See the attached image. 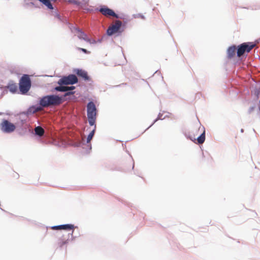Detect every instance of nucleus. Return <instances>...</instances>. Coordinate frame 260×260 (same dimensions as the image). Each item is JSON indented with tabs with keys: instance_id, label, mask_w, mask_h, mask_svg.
I'll list each match as a JSON object with an SVG mask.
<instances>
[{
	"instance_id": "obj_1",
	"label": "nucleus",
	"mask_w": 260,
	"mask_h": 260,
	"mask_svg": "<svg viewBox=\"0 0 260 260\" xmlns=\"http://www.w3.org/2000/svg\"><path fill=\"white\" fill-rule=\"evenodd\" d=\"M63 102L62 97L56 95H49L42 97L40 100V106H32L29 110L33 113L41 111L43 110L42 107H48L50 106H58Z\"/></svg>"
},
{
	"instance_id": "obj_2",
	"label": "nucleus",
	"mask_w": 260,
	"mask_h": 260,
	"mask_svg": "<svg viewBox=\"0 0 260 260\" xmlns=\"http://www.w3.org/2000/svg\"><path fill=\"white\" fill-rule=\"evenodd\" d=\"M19 90L21 94H26L31 87V80L27 75H24L20 79L19 83Z\"/></svg>"
},
{
	"instance_id": "obj_3",
	"label": "nucleus",
	"mask_w": 260,
	"mask_h": 260,
	"mask_svg": "<svg viewBox=\"0 0 260 260\" xmlns=\"http://www.w3.org/2000/svg\"><path fill=\"white\" fill-rule=\"evenodd\" d=\"M87 117L90 125H93L95 122L96 109L95 104L92 102L88 103L87 106Z\"/></svg>"
},
{
	"instance_id": "obj_4",
	"label": "nucleus",
	"mask_w": 260,
	"mask_h": 260,
	"mask_svg": "<svg viewBox=\"0 0 260 260\" xmlns=\"http://www.w3.org/2000/svg\"><path fill=\"white\" fill-rule=\"evenodd\" d=\"M255 44L253 42L243 43L238 46L237 49V56L240 57L246 52H249L254 47Z\"/></svg>"
},
{
	"instance_id": "obj_5",
	"label": "nucleus",
	"mask_w": 260,
	"mask_h": 260,
	"mask_svg": "<svg viewBox=\"0 0 260 260\" xmlns=\"http://www.w3.org/2000/svg\"><path fill=\"white\" fill-rule=\"evenodd\" d=\"M190 139L193 141L197 140L199 144H203L205 140V129L204 127L200 126L198 129H196L193 136H190Z\"/></svg>"
},
{
	"instance_id": "obj_6",
	"label": "nucleus",
	"mask_w": 260,
	"mask_h": 260,
	"mask_svg": "<svg viewBox=\"0 0 260 260\" xmlns=\"http://www.w3.org/2000/svg\"><path fill=\"white\" fill-rule=\"evenodd\" d=\"M78 82V78L76 75H69L68 76H63L60 78L57 83L60 85H72Z\"/></svg>"
},
{
	"instance_id": "obj_7",
	"label": "nucleus",
	"mask_w": 260,
	"mask_h": 260,
	"mask_svg": "<svg viewBox=\"0 0 260 260\" xmlns=\"http://www.w3.org/2000/svg\"><path fill=\"white\" fill-rule=\"evenodd\" d=\"M122 25V22L120 20H116L114 24H111L107 30V34L109 36H112L117 32H120V28Z\"/></svg>"
},
{
	"instance_id": "obj_8",
	"label": "nucleus",
	"mask_w": 260,
	"mask_h": 260,
	"mask_svg": "<svg viewBox=\"0 0 260 260\" xmlns=\"http://www.w3.org/2000/svg\"><path fill=\"white\" fill-rule=\"evenodd\" d=\"M1 128L5 133H10L15 131L16 126L8 120H5L1 124Z\"/></svg>"
},
{
	"instance_id": "obj_9",
	"label": "nucleus",
	"mask_w": 260,
	"mask_h": 260,
	"mask_svg": "<svg viewBox=\"0 0 260 260\" xmlns=\"http://www.w3.org/2000/svg\"><path fill=\"white\" fill-rule=\"evenodd\" d=\"M75 30L76 31L77 36L79 39L84 40L90 44H95L96 43V41L94 40L89 39L87 37V35L85 34L84 32L82 31L79 28H75Z\"/></svg>"
},
{
	"instance_id": "obj_10",
	"label": "nucleus",
	"mask_w": 260,
	"mask_h": 260,
	"mask_svg": "<svg viewBox=\"0 0 260 260\" xmlns=\"http://www.w3.org/2000/svg\"><path fill=\"white\" fill-rule=\"evenodd\" d=\"M69 240H70V234H62L61 236L59 237V238L58 240V241L57 243V245L59 247H62L64 245L68 244Z\"/></svg>"
},
{
	"instance_id": "obj_11",
	"label": "nucleus",
	"mask_w": 260,
	"mask_h": 260,
	"mask_svg": "<svg viewBox=\"0 0 260 260\" xmlns=\"http://www.w3.org/2000/svg\"><path fill=\"white\" fill-rule=\"evenodd\" d=\"M99 11L106 16H113L117 18H118V15L112 10L108 8H102Z\"/></svg>"
},
{
	"instance_id": "obj_12",
	"label": "nucleus",
	"mask_w": 260,
	"mask_h": 260,
	"mask_svg": "<svg viewBox=\"0 0 260 260\" xmlns=\"http://www.w3.org/2000/svg\"><path fill=\"white\" fill-rule=\"evenodd\" d=\"M74 229V225L73 224H63V225H56V226H53L51 227V229L54 230H73L72 235L73 233V230Z\"/></svg>"
},
{
	"instance_id": "obj_13",
	"label": "nucleus",
	"mask_w": 260,
	"mask_h": 260,
	"mask_svg": "<svg viewBox=\"0 0 260 260\" xmlns=\"http://www.w3.org/2000/svg\"><path fill=\"white\" fill-rule=\"evenodd\" d=\"M76 73L78 76L82 77L85 80H89L90 78L88 76L87 73L85 71L81 69H77L76 71Z\"/></svg>"
},
{
	"instance_id": "obj_14",
	"label": "nucleus",
	"mask_w": 260,
	"mask_h": 260,
	"mask_svg": "<svg viewBox=\"0 0 260 260\" xmlns=\"http://www.w3.org/2000/svg\"><path fill=\"white\" fill-rule=\"evenodd\" d=\"M237 48L235 46L230 47L227 50V56L229 59L232 58L235 55Z\"/></svg>"
},
{
	"instance_id": "obj_15",
	"label": "nucleus",
	"mask_w": 260,
	"mask_h": 260,
	"mask_svg": "<svg viewBox=\"0 0 260 260\" xmlns=\"http://www.w3.org/2000/svg\"><path fill=\"white\" fill-rule=\"evenodd\" d=\"M7 89L12 93H15L17 91V85L16 83H10L7 86Z\"/></svg>"
},
{
	"instance_id": "obj_16",
	"label": "nucleus",
	"mask_w": 260,
	"mask_h": 260,
	"mask_svg": "<svg viewBox=\"0 0 260 260\" xmlns=\"http://www.w3.org/2000/svg\"><path fill=\"white\" fill-rule=\"evenodd\" d=\"M35 132L36 134L39 136H42L44 134V129L41 126L36 127L35 128Z\"/></svg>"
},
{
	"instance_id": "obj_17",
	"label": "nucleus",
	"mask_w": 260,
	"mask_h": 260,
	"mask_svg": "<svg viewBox=\"0 0 260 260\" xmlns=\"http://www.w3.org/2000/svg\"><path fill=\"white\" fill-rule=\"evenodd\" d=\"M54 89L58 91L64 92L68 91V86L60 85L55 87Z\"/></svg>"
},
{
	"instance_id": "obj_18",
	"label": "nucleus",
	"mask_w": 260,
	"mask_h": 260,
	"mask_svg": "<svg viewBox=\"0 0 260 260\" xmlns=\"http://www.w3.org/2000/svg\"><path fill=\"white\" fill-rule=\"evenodd\" d=\"M94 134V129H93L88 135L87 138V142L89 143L91 141V140L92 139V137Z\"/></svg>"
},
{
	"instance_id": "obj_19",
	"label": "nucleus",
	"mask_w": 260,
	"mask_h": 260,
	"mask_svg": "<svg viewBox=\"0 0 260 260\" xmlns=\"http://www.w3.org/2000/svg\"><path fill=\"white\" fill-rule=\"evenodd\" d=\"M74 93H75L74 91H68L64 93V94L63 95V97H66L68 95H72V94H74Z\"/></svg>"
},
{
	"instance_id": "obj_20",
	"label": "nucleus",
	"mask_w": 260,
	"mask_h": 260,
	"mask_svg": "<svg viewBox=\"0 0 260 260\" xmlns=\"http://www.w3.org/2000/svg\"><path fill=\"white\" fill-rule=\"evenodd\" d=\"M78 49L81 50L82 52H83L84 53H86V54H89L90 53V51H87L86 49H84V48H78Z\"/></svg>"
},
{
	"instance_id": "obj_21",
	"label": "nucleus",
	"mask_w": 260,
	"mask_h": 260,
	"mask_svg": "<svg viewBox=\"0 0 260 260\" xmlns=\"http://www.w3.org/2000/svg\"><path fill=\"white\" fill-rule=\"evenodd\" d=\"M70 3H73L76 5H79V3L77 2L76 0H67Z\"/></svg>"
},
{
	"instance_id": "obj_22",
	"label": "nucleus",
	"mask_w": 260,
	"mask_h": 260,
	"mask_svg": "<svg viewBox=\"0 0 260 260\" xmlns=\"http://www.w3.org/2000/svg\"><path fill=\"white\" fill-rule=\"evenodd\" d=\"M75 88V86H68V91L69 90H72Z\"/></svg>"
},
{
	"instance_id": "obj_23",
	"label": "nucleus",
	"mask_w": 260,
	"mask_h": 260,
	"mask_svg": "<svg viewBox=\"0 0 260 260\" xmlns=\"http://www.w3.org/2000/svg\"><path fill=\"white\" fill-rule=\"evenodd\" d=\"M138 17H140V18H141L142 19H144L145 18L144 17L143 15H141V14H138Z\"/></svg>"
}]
</instances>
